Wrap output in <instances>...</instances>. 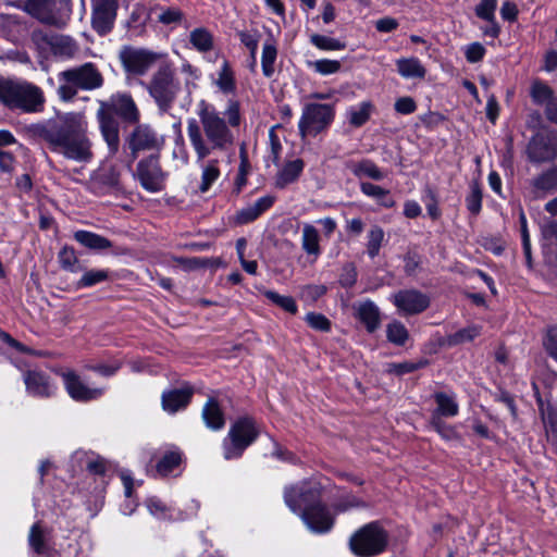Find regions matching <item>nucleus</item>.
<instances>
[{"label":"nucleus","instance_id":"nucleus-63","mask_svg":"<svg viewBox=\"0 0 557 557\" xmlns=\"http://www.w3.org/2000/svg\"><path fill=\"white\" fill-rule=\"evenodd\" d=\"M357 281L356 268L351 264L346 265L339 278V283L344 287H351Z\"/></svg>","mask_w":557,"mask_h":557},{"label":"nucleus","instance_id":"nucleus-8","mask_svg":"<svg viewBox=\"0 0 557 557\" xmlns=\"http://www.w3.org/2000/svg\"><path fill=\"white\" fill-rule=\"evenodd\" d=\"M0 102L11 110L35 111V87L22 79L0 76Z\"/></svg>","mask_w":557,"mask_h":557},{"label":"nucleus","instance_id":"nucleus-49","mask_svg":"<svg viewBox=\"0 0 557 557\" xmlns=\"http://www.w3.org/2000/svg\"><path fill=\"white\" fill-rule=\"evenodd\" d=\"M149 512L158 519L172 518L171 509L158 497H150L147 503Z\"/></svg>","mask_w":557,"mask_h":557},{"label":"nucleus","instance_id":"nucleus-26","mask_svg":"<svg viewBox=\"0 0 557 557\" xmlns=\"http://www.w3.org/2000/svg\"><path fill=\"white\" fill-rule=\"evenodd\" d=\"M357 318L364 324L368 332L373 333L380 326V310L377 306L371 301L366 300L356 306Z\"/></svg>","mask_w":557,"mask_h":557},{"label":"nucleus","instance_id":"nucleus-18","mask_svg":"<svg viewBox=\"0 0 557 557\" xmlns=\"http://www.w3.org/2000/svg\"><path fill=\"white\" fill-rule=\"evenodd\" d=\"M107 112H114L123 121L136 124L139 122L140 112L134 101L133 97L128 92H116L113 94L108 102H102L101 108Z\"/></svg>","mask_w":557,"mask_h":557},{"label":"nucleus","instance_id":"nucleus-42","mask_svg":"<svg viewBox=\"0 0 557 557\" xmlns=\"http://www.w3.org/2000/svg\"><path fill=\"white\" fill-rule=\"evenodd\" d=\"M367 252L370 258H375L384 240V231L379 225H373L368 232Z\"/></svg>","mask_w":557,"mask_h":557},{"label":"nucleus","instance_id":"nucleus-35","mask_svg":"<svg viewBox=\"0 0 557 557\" xmlns=\"http://www.w3.org/2000/svg\"><path fill=\"white\" fill-rule=\"evenodd\" d=\"M372 111V102L363 101L350 107L346 112V116L351 126L360 127L369 121Z\"/></svg>","mask_w":557,"mask_h":557},{"label":"nucleus","instance_id":"nucleus-43","mask_svg":"<svg viewBox=\"0 0 557 557\" xmlns=\"http://www.w3.org/2000/svg\"><path fill=\"white\" fill-rule=\"evenodd\" d=\"M386 336L391 343L401 346L407 342L409 334L401 322L394 321L387 325Z\"/></svg>","mask_w":557,"mask_h":557},{"label":"nucleus","instance_id":"nucleus-60","mask_svg":"<svg viewBox=\"0 0 557 557\" xmlns=\"http://www.w3.org/2000/svg\"><path fill=\"white\" fill-rule=\"evenodd\" d=\"M395 110L400 114H411L417 110V103L411 97H400L395 101Z\"/></svg>","mask_w":557,"mask_h":557},{"label":"nucleus","instance_id":"nucleus-28","mask_svg":"<svg viewBox=\"0 0 557 557\" xmlns=\"http://www.w3.org/2000/svg\"><path fill=\"white\" fill-rule=\"evenodd\" d=\"M202 419L207 428L219 431L225 424L224 413L215 398L210 397L202 408Z\"/></svg>","mask_w":557,"mask_h":557},{"label":"nucleus","instance_id":"nucleus-53","mask_svg":"<svg viewBox=\"0 0 557 557\" xmlns=\"http://www.w3.org/2000/svg\"><path fill=\"white\" fill-rule=\"evenodd\" d=\"M480 332H481V329L479 326H475V325L468 326L466 329H462V330L456 332L454 335H451L450 343L457 345V344L470 342V341L474 339L476 336H479Z\"/></svg>","mask_w":557,"mask_h":557},{"label":"nucleus","instance_id":"nucleus-16","mask_svg":"<svg viewBox=\"0 0 557 557\" xmlns=\"http://www.w3.org/2000/svg\"><path fill=\"white\" fill-rule=\"evenodd\" d=\"M391 301L401 315H414L425 311L430 297L417 289H401L391 296Z\"/></svg>","mask_w":557,"mask_h":557},{"label":"nucleus","instance_id":"nucleus-55","mask_svg":"<svg viewBox=\"0 0 557 557\" xmlns=\"http://www.w3.org/2000/svg\"><path fill=\"white\" fill-rule=\"evenodd\" d=\"M57 391L55 384L48 377L37 373V396L49 397Z\"/></svg>","mask_w":557,"mask_h":557},{"label":"nucleus","instance_id":"nucleus-37","mask_svg":"<svg viewBox=\"0 0 557 557\" xmlns=\"http://www.w3.org/2000/svg\"><path fill=\"white\" fill-rule=\"evenodd\" d=\"M319 242L320 235L318 230L309 223L304 224L301 247L305 252L318 257L321 252Z\"/></svg>","mask_w":557,"mask_h":557},{"label":"nucleus","instance_id":"nucleus-2","mask_svg":"<svg viewBox=\"0 0 557 557\" xmlns=\"http://www.w3.org/2000/svg\"><path fill=\"white\" fill-rule=\"evenodd\" d=\"M37 135L50 148L66 159L88 163L94 159L92 141L88 137V122L83 112L58 114L39 128Z\"/></svg>","mask_w":557,"mask_h":557},{"label":"nucleus","instance_id":"nucleus-57","mask_svg":"<svg viewBox=\"0 0 557 557\" xmlns=\"http://www.w3.org/2000/svg\"><path fill=\"white\" fill-rule=\"evenodd\" d=\"M546 351L557 361V325L548 329L544 339Z\"/></svg>","mask_w":557,"mask_h":557},{"label":"nucleus","instance_id":"nucleus-3","mask_svg":"<svg viewBox=\"0 0 557 557\" xmlns=\"http://www.w3.org/2000/svg\"><path fill=\"white\" fill-rule=\"evenodd\" d=\"M321 495L318 484L301 482L285 488V504L293 512H300L308 529L314 533H326L334 525V517L327 507L315 502Z\"/></svg>","mask_w":557,"mask_h":557},{"label":"nucleus","instance_id":"nucleus-48","mask_svg":"<svg viewBox=\"0 0 557 557\" xmlns=\"http://www.w3.org/2000/svg\"><path fill=\"white\" fill-rule=\"evenodd\" d=\"M181 73L184 75V84L188 90L197 86V82L201 76L200 70L188 61L182 63Z\"/></svg>","mask_w":557,"mask_h":557},{"label":"nucleus","instance_id":"nucleus-4","mask_svg":"<svg viewBox=\"0 0 557 557\" xmlns=\"http://www.w3.org/2000/svg\"><path fill=\"white\" fill-rule=\"evenodd\" d=\"M59 81L58 95L64 101L72 100L79 89H98L104 82L101 72L91 62L61 72Z\"/></svg>","mask_w":557,"mask_h":557},{"label":"nucleus","instance_id":"nucleus-1","mask_svg":"<svg viewBox=\"0 0 557 557\" xmlns=\"http://www.w3.org/2000/svg\"><path fill=\"white\" fill-rule=\"evenodd\" d=\"M197 115L199 121L187 120V137L201 170L198 191L206 194L221 176L219 156L227 153L234 145L232 128L240 124V104L235 99H228L221 115L213 104L200 100Z\"/></svg>","mask_w":557,"mask_h":557},{"label":"nucleus","instance_id":"nucleus-32","mask_svg":"<svg viewBox=\"0 0 557 557\" xmlns=\"http://www.w3.org/2000/svg\"><path fill=\"white\" fill-rule=\"evenodd\" d=\"M348 169L351 173L359 177H369L374 181H382L386 175L385 173L376 166L374 162L371 160L364 159L359 162H350L348 164Z\"/></svg>","mask_w":557,"mask_h":557},{"label":"nucleus","instance_id":"nucleus-47","mask_svg":"<svg viewBox=\"0 0 557 557\" xmlns=\"http://www.w3.org/2000/svg\"><path fill=\"white\" fill-rule=\"evenodd\" d=\"M264 296L275 304L276 306L281 307L285 311L295 314L297 312V305L293 297L290 296H283L280 295L273 290H267L264 293Z\"/></svg>","mask_w":557,"mask_h":557},{"label":"nucleus","instance_id":"nucleus-34","mask_svg":"<svg viewBox=\"0 0 557 557\" xmlns=\"http://www.w3.org/2000/svg\"><path fill=\"white\" fill-rule=\"evenodd\" d=\"M304 170V162L300 159H296L287 162L284 168L280 171L276 177V186L284 188L287 185L294 183L301 174Z\"/></svg>","mask_w":557,"mask_h":557},{"label":"nucleus","instance_id":"nucleus-12","mask_svg":"<svg viewBox=\"0 0 557 557\" xmlns=\"http://www.w3.org/2000/svg\"><path fill=\"white\" fill-rule=\"evenodd\" d=\"M525 153L532 163L542 164L554 161L557 158V129H544L532 136Z\"/></svg>","mask_w":557,"mask_h":557},{"label":"nucleus","instance_id":"nucleus-52","mask_svg":"<svg viewBox=\"0 0 557 557\" xmlns=\"http://www.w3.org/2000/svg\"><path fill=\"white\" fill-rule=\"evenodd\" d=\"M311 65L313 70L321 75L334 74L338 72L341 69L339 61L329 59L317 60Z\"/></svg>","mask_w":557,"mask_h":557},{"label":"nucleus","instance_id":"nucleus-38","mask_svg":"<svg viewBox=\"0 0 557 557\" xmlns=\"http://www.w3.org/2000/svg\"><path fill=\"white\" fill-rule=\"evenodd\" d=\"M277 58V48L274 39L269 38L262 47L261 67L265 77H272L275 72V61Z\"/></svg>","mask_w":557,"mask_h":557},{"label":"nucleus","instance_id":"nucleus-6","mask_svg":"<svg viewBox=\"0 0 557 557\" xmlns=\"http://www.w3.org/2000/svg\"><path fill=\"white\" fill-rule=\"evenodd\" d=\"M260 426L249 416L238 418L223 440V456L226 460L239 458L259 436Z\"/></svg>","mask_w":557,"mask_h":557},{"label":"nucleus","instance_id":"nucleus-54","mask_svg":"<svg viewBox=\"0 0 557 557\" xmlns=\"http://www.w3.org/2000/svg\"><path fill=\"white\" fill-rule=\"evenodd\" d=\"M428 366V360L420 359L418 361H406L392 364V371L398 375L413 372Z\"/></svg>","mask_w":557,"mask_h":557},{"label":"nucleus","instance_id":"nucleus-19","mask_svg":"<svg viewBox=\"0 0 557 557\" xmlns=\"http://www.w3.org/2000/svg\"><path fill=\"white\" fill-rule=\"evenodd\" d=\"M121 173L114 165L101 166L92 172L88 181V189L102 196L120 188Z\"/></svg>","mask_w":557,"mask_h":557},{"label":"nucleus","instance_id":"nucleus-61","mask_svg":"<svg viewBox=\"0 0 557 557\" xmlns=\"http://www.w3.org/2000/svg\"><path fill=\"white\" fill-rule=\"evenodd\" d=\"M240 42L249 50L250 54H257L259 38L256 34L248 32L238 33Z\"/></svg>","mask_w":557,"mask_h":557},{"label":"nucleus","instance_id":"nucleus-51","mask_svg":"<svg viewBox=\"0 0 557 557\" xmlns=\"http://www.w3.org/2000/svg\"><path fill=\"white\" fill-rule=\"evenodd\" d=\"M497 0H481L475 7V14L484 21L495 20Z\"/></svg>","mask_w":557,"mask_h":557},{"label":"nucleus","instance_id":"nucleus-39","mask_svg":"<svg viewBox=\"0 0 557 557\" xmlns=\"http://www.w3.org/2000/svg\"><path fill=\"white\" fill-rule=\"evenodd\" d=\"M360 190L366 196L376 199L385 208H392L395 205V201L389 197V191L379 185L362 182Z\"/></svg>","mask_w":557,"mask_h":557},{"label":"nucleus","instance_id":"nucleus-22","mask_svg":"<svg viewBox=\"0 0 557 557\" xmlns=\"http://www.w3.org/2000/svg\"><path fill=\"white\" fill-rule=\"evenodd\" d=\"M211 83L225 96L236 94L237 83L235 72L226 59H223L216 73L211 76Z\"/></svg>","mask_w":557,"mask_h":557},{"label":"nucleus","instance_id":"nucleus-45","mask_svg":"<svg viewBox=\"0 0 557 557\" xmlns=\"http://www.w3.org/2000/svg\"><path fill=\"white\" fill-rule=\"evenodd\" d=\"M467 209L473 214L478 215L482 209V190L479 183L473 182L470 185V193L466 197Z\"/></svg>","mask_w":557,"mask_h":557},{"label":"nucleus","instance_id":"nucleus-30","mask_svg":"<svg viewBox=\"0 0 557 557\" xmlns=\"http://www.w3.org/2000/svg\"><path fill=\"white\" fill-rule=\"evenodd\" d=\"M396 67L398 74L406 79H422L425 77L426 74V70L422 65L421 61L414 57L400 58L396 60Z\"/></svg>","mask_w":557,"mask_h":557},{"label":"nucleus","instance_id":"nucleus-15","mask_svg":"<svg viewBox=\"0 0 557 557\" xmlns=\"http://www.w3.org/2000/svg\"><path fill=\"white\" fill-rule=\"evenodd\" d=\"M117 9V0L91 1V26L98 35L104 36L113 29Z\"/></svg>","mask_w":557,"mask_h":557},{"label":"nucleus","instance_id":"nucleus-20","mask_svg":"<svg viewBox=\"0 0 557 557\" xmlns=\"http://www.w3.org/2000/svg\"><path fill=\"white\" fill-rule=\"evenodd\" d=\"M66 392L76 401H89L99 398L103 394L102 388L88 387L73 371L62 373Z\"/></svg>","mask_w":557,"mask_h":557},{"label":"nucleus","instance_id":"nucleus-25","mask_svg":"<svg viewBox=\"0 0 557 557\" xmlns=\"http://www.w3.org/2000/svg\"><path fill=\"white\" fill-rule=\"evenodd\" d=\"M42 42L50 47L54 55L72 58L78 50L76 42L69 36L54 35L42 38Z\"/></svg>","mask_w":557,"mask_h":557},{"label":"nucleus","instance_id":"nucleus-9","mask_svg":"<svg viewBox=\"0 0 557 557\" xmlns=\"http://www.w3.org/2000/svg\"><path fill=\"white\" fill-rule=\"evenodd\" d=\"M0 349L3 350L8 359L24 374L26 388L28 392H32L35 386L32 372V367L35 362L34 351L25 348L20 342L3 331H0Z\"/></svg>","mask_w":557,"mask_h":557},{"label":"nucleus","instance_id":"nucleus-46","mask_svg":"<svg viewBox=\"0 0 557 557\" xmlns=\"http://www.w3.org/2000/svg\"><path fill=\"white\" fill-rule=\"evenodd\" d=\"M310 41L321 50L334 51L343 50L345 48V44L338 39L319 34L312 35Z\"/></svg>","mask_w":557,"mask_h":557},{"label":"nucleus","instance_id":"nucleus-33","mask_svg":"<svg viewBox=\"0 0 557 557\" xmlns=\"http://www.w3.org/2000/svg\"><path fill=\"white\" fill-rule=\"evenodd\" d=\"M74 239L82 246L91 250H104L112 246L108 238L89 231L75 232Z\"/></svg>","mask_w":557,"mask_h":557},{"label":"nucleus","instance_id":"nucleus-44","mask_svg":"<svg viewBox=\"0 0 557 557\" xmlns=\"http://www.w3.org/2000/svg\"><path fill=\"white\" fill-rule=\"evenodd\" d=\"M109 270L104 269H91L86 271L78 281L79 287H91L101 282H104L109 277Z\"/></svg>","mask_w":557,"mask_h":557},{"label":"nucleus","instance_id":"nucleus-29","mask_svg":"<svg viewBox=\"0 0 557 557\" xmlns=\"http://www.w3.org/2000/svg\"><path fill=\"white\" fill-rule=\"evenodd\" d=\"M534 194L542 197L557 190V172L553 168H548L531 181Z\"/></svg>","mask_w":557,"mask_h":557},{"label":"nucleus","instance_id":"nucleus-23","mask_svg":"<svg viewBox=\"0 0 557 557\" xmlns=\"http://www.w3.org/2000/svg\"><path fill=\"white\" fill-rule=\"evenodd\" d=\"M150 13L159 24L171 29L181 26L186 20L185 13L175 5L157 4L150 9Z\"/></svg>","mask_w":557,"mask_h":557},{"label":"nucleus","instance_id":"nucleus-62","mask_svg":"<svg viewBox=\"0 0 557 557\" xmlns=\"http://www.w3.org/2000/svg\"><path fill=\"white\" fill-rule=\"evenodd\" d=\"M259 216L260 215L255 210L252 205H250V206H247V207L243 208L242 210H239L236 213V222L238 224H248V223L257 220Z\"/></svg>","mask_w":557,"mask_h":557},{"label":"nucleus","instance_id":"nucleus-7","mask_svg":"<svg viewBox=\"0 0 557 557\" xmlns=\"http://www.w3.org/2000/svg\"><path fill=\"white\" fill-rule=\"evenodd\" d=\"M388 543V534L379 522H370L357 530L349 540L351 552L358 557L382 554Z\"/></svg>","mask_w":557,"mask_h":557},{"label":"nucleus","instance_id":"nucleus-59","mask_svg":"<svg viewBox=\"0 0 557 557\" xmlns=\"http://www.w3.org/2000/svg\"><path fill=\"white\" fill-rule=\"evenodd\" d=\"M431 426L444 438L451 440L456 437L455 430L445 424L442 419L438 418H430Z\"/></svg>","mask_w":557,"mask_h":557},{"label":"nucleus","instance_id":"nucleus-24","mask_svg":"<svg viewBox=\"0 0 557 557\" xmlns=\"http://www.w3.org/2000/svg\"><path fill=\"white\" fill-rule=\"evenodd\" d=\"M193 388L189 386L165 391L162 394V408L169 413H174L184 409L189 404Z\"/></svg>","mask_w":557,"mask_h":557},{"label":"nucleus","instance_id":"nucleus-41","mask_svg":"<svg viewBox=\"0 0 557 557\" xmlns=\"http://www.w3.org/2000/svg\"><path fill=\"white\" fill-rule=\"evenodd\" d=\"M530 96L535 104L545 106L550 102L553 97V89L541 81H534L531 85Z\"/></svg>","mask_w":557,"mask_h":557},{"label":"nucleus","instance_id":"nucleus-31","mask_svg":"<svg viewBox=\"0 0 557 557\" xmlns=\"http://www.w3.org/2000/svg\"><path fill=\"white\" fill-rule=\"evenodd\" d=\"M188 39L191 48L200 53L209 52L214 48V36L203 26L190 30Z\"/></svg>","mask_w":557,"mask_h":557},{"label":"nucleus","instance_id":"nucleus-58","mask_svg":"<svg viewBox=\"0 0 557 557\" xmlns=\"http://www.w3.org/2000/svg\"><path fill=\"white\" fill-rule=\"evenodd\" d=\"M485 48L480 42H472L467 46L465 55L468 62L476 63L483 59Z\"/></svg>","mask_w":557,"mask_h":557},{"label":"nucleus","instance_id":"nucleus-13","mask_svg":"<svg viewBox=\"0 0 557 557\" xmlns=\"http://www.w3.org/2000/svg\"><path fill=\"white\" fill-rule=\"evenodd\" d=\"M159 59V54L146 49L123 46L119 60L127 74L145 75Z\"/></svg>","mask_w":557,"mask_h":557},{"label":"nucleus","instance_id":"nucleus-50","mask_svg":"<svg viewBox=\"0 0 557 557\" xmlns=\"http://www.w3.org/2000/svg\"><path fill=\"white\" fill-rule=\"evenodd\" d=\"M305 321L313 330L321 332H329L331 330L330 320L322 313L309 312L306 314Z\"/></svg>","mask_w":557,"mask_h":557},{"label":"nucleus","instance_id":"nucleus-36","mask_svg":"<svg viewBox=\"0 0 557 557\" xmlns=\"http://www.w3.org/2000/svg\"><path fill=\"white\" fill-rule=\"evenodd\" d=\"M182 462V454L178 449H169L156 465V473L160 476H166L174 471Z\"/></svg>","mask_w":557,"mask_h":557},{"label":"nucleus","instance_id":"nucleus-17","mask_svg":"<svg viewBox=\"0 0 557 557\" xmlns=\"http://www.w3.org/2000/svg\"><path fill=\"white\" fill-rule=\"evenodd\" d=\"M162 143V138L150 125H137L127 138V146L132 152V161L137 158L139 151L159 149Z\"/></svg>","mask_w":557,"mask_h":557},{"label":"nucleus","instance_id":"nucleus-11","mask_svg":"<svg viewBox=\"0 0 557 557\" xmlns=\"http://www.w3.org/2000/svg\"><path fill=\"white\" fill-rule=\"evenodd\" d=\"M134 177L145 190L159 193L165 187L168 173L162 170L159 157L151 154L137 163Z\"/></svg>","mask_w":557,"mask_h":557},{"label":"nucleus","instance_id":"nucleus-56","mask_svg":"<svg viewBox=\"0 0 557 557\" xmlns=\"http://www.w3.org/2000/svg\"><path fill=\"white\" fill-rule=\"evenodd\" d=\"M59 261L65 270L76 271L77 257L73 248L64 247L59 253Z\"/></svg>","mask_w":557,"mask_h":557},{"label":"nucleus","instance_id":"nucleus-5","mask_svg":"<svg viewBox=\"0 0 557 557\" xmlns=\"http://www.w3.org/2000/svg\"><path fill=\"white\" fill-rule=\"evenodd\" d=\"M146 89L161 112L169 111L181 91V83L170 64L160 66L146 83Z\"/></svg>","mask_w":557,"mask_h":557},{"label":"nucleus","instance_id":"nucleus-64","mask_svg":"<svg viewBox=\"0 0 557 557\" xmlns=\"http://www.w3.org/2000/svg\"><path fill=\"white\" fill-rule=\"evenodd\" d=\"M173 261L186 271H190L206 264L199 258L174 257Z\"/></svg>","mask_w":557,"mask_h":557},{"label":"nucleus","instance_id":"nucleus-14","mask_svg":"<svg viewBox=\"0 0 557 557\" xmlns=\"http://www.w3.org/2000/svg\"><path fill=\"white\" fill-rule=\"evenodd\" d=\"M71 14L70 0H37V21L42 24L58 28L64 27Z\"/></svg>","mask_w":557,"mask_h":557},{"label":"nucleus","instance_id":"nucleus-10","mask_svg":"<svg viewBox=\"0 0 557 557\" xmlns=\"http://www.w3.org/2000/svg\"><path fill=\"white\" fill-rule=\"evenodd\" d=\"M334 107L327 103H308L302 110L298 128L301 137L317 135L333 122Z\"/></svg>","mask_w":557,"mask_h":557},{"label":"nucleus","instance_id":"nucleus-27","mask_svg":"<svg viewBox=\"0 0 557 557\" xmlns=\"http://www.w3.org/2000/svg\"><path fill=\"white\" fill-rule=\"evenodd\" d=\"M434 400L436 408L432 412L431 418H453L458 414L459 405L454 395L438 392L434 394Z\"/></svg>","mask_w":557,"mask_h":557},{"label":"nucleus","instance_id":"nucleus-40","mask_svg":"<svg viewBox=\"0 0 557 557\" xmlns=\"http://www.w3.org/2000/svg\"><path fill=\"white\" fill-rule=\"evenodd\" d=\"M59 557V549L55 548L50 533L42 531L37 524V556Z\"/></svg>","mask_w":557,"mask_h":557},{"label":"nucleus","instance_id":"nucleus-21","mask_svg":"<svg viewBox=\"0 0 557 557\" xmlns=\"http://www.w3.org/2000/svg\"><path fill=\"white\" fill-rule=\"evenodd\" d=\"M97 120L101 136L108 146L109 153L113 156L120 148L119 123L110 112H107L103 109L98 110Z\"/></svg>","mask_w":557,"mask_h":557}]
</instances>
